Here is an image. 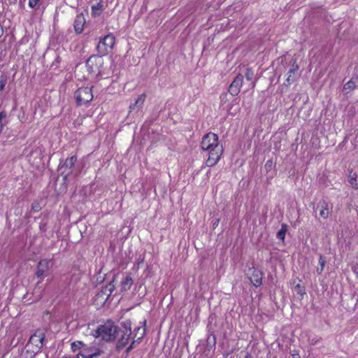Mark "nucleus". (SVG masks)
<instances>
[{"mask_svg":"<svg viewBox=\"0 0 358 358\" xmlns=\"http://www.w3.org/2000/svg\"><path fill=\"white\" fill-rule=\"evenodd\" d=\"M103 5L101 2L92 6V14L94 16L99 15L101 13Z\"/></svg>","mask_w":358,"mask_h":358,"instance_id":"b1692460","label":"nucleus"},{"mask_svg":"<svg viewBox=\"0 0 358 358\" xmlns=\"http://www.w3.org/2000/svg\"><path fill=\"white\" fill-rule=\"evenodd\" d=\"M115 43V38L112 34H108L100 38L96 50L101 55H107L113 48Z\"/></svg>","mask_w":358,"mask_h":358,"instance_id":"423d86ee","label":"nucleus"},{"mask_svg":"<svg viewBox=\"0 0 358 358\" xmlns=\"http://www.w3.org/2000/svg\"><path fill=\"white\" fill-rule=\"evenodd\" d=\"M319 264L320 265L321 268H324L326 264V259L322 255H320L319 258Z\"/></svg>","mask_w":358,"mask_h":358,"instance_id":"7c9ffc66","label":"nucleus"},{"mask_svg":"<svg viewBox=\"0 0 358 358\" xmlns=\"http://www.w3.org/2000/svg\"><path fill=\"white\" fill-rule=\"evenodd\" d=\"M285 69L287 70V73L285 74L286 79L283 85L289 87L293 84L300 76L299 73V66L296 64V59L292 58L288 63H286Z\"/></svg>","mask_w":358,"mask_h":358,"instance_id":"20e7f679","label":"nucleus"},{"mask_svg":"<svg viewBox=\"0 0 358 358\" xmlns=\"http://www.w3.org/2000/svg\"><path fill=\"white\" fill-rule=\"evenodd\" d=\"M100 355L99 350H97L96 352L90 353L89 349H83L77 355L76 358H95Z\"/></svg>","mask_w":358,"mask_h":358,"instance_id":"f3484780","label":"nucleus"},{"mask_svg":"<svg viewBox=\"0 0 358 358\" xmlns=\"http://www.w3.org/2000/svg\"><path fill=\"white\" fill-rule=\"evenodd\" d=\"M288 226L286 224H282L280 229L277 232L276 237L284 242Z\"/></svg>","mask_w":358,"mask_h":358,"instance_id":"5701e85b","label":"nucleus"},{"mask_svg":"<svg viewBox=\"0 0 358 358\" xmlns=\"http://www.w3.org/2000/svg\"><path fill=\"white\" fill-rule=\"evenodd\" d=\"M146 95L145 94H142L138 96L136 100L134 103H131L129 106L130 112L132 110H139L141 107L143 106L145 99Z\"/></svg>","mask_w":358,"mask_h":358,"instance_id":"dca6fc26","label":"nucleus"},{"mask_svg":"<svg viewBox=\"0 0 358 358\" xmlns=\"http://www.w3.org/2000/svg\"><path fill=\"white\" fill-rule=\"evenodd\" d=\"M243 83V76L241 74H238V76H236L229 87L228 91L229 94L232 96L238 95L241 92Z\"/></svg>","mask_w":358,"mask_h":358,"instance_id":"9d476101","label":"nucleus"},{"mask_svg":"<svg viewBox=\"0 0 358 358\" xmlns=\"http://www.w3.org/2000/svg\"><path fill=\"white\" fill-rule=\"evenodd\" d=\"M357 175L356 173L353 172L352 170L349 171V174L348 177V180L352 187L355 189H358V182L357 180Z\"/></svg>","mask_w":358,"mask_h":358,"instance_id":"412c9836","label":"nucleus"},{"mask_svg":"<svg viewBox=\"0 0 358 358\" xmlns=\"http://www.w3.org/2000/svg\"><path fill=\"white\" fill-rule=\"evenodd\" d=\"M122 326L124 327L123 331H131V324L129 320L124 321L122 323Z\"/></svg>","mask_w":358,"mask_h":358,"instance_id":"bb28decb","label":"nucleus"},{"mask_svg":"<svg viewBox=\"0 0 358 358\" xmlns=\"http://www.w3.org/2000/svg\"><path fill=\"white\" fill-rule=\"evenodd\" d=\"M85 22L86 20L83 13L76 15L73 22V28L77 34H80L83 32Z\"/></svg>","mask_w":358,"mask_h":358,"instance_id":"2eb2a0df","label":"nucleus"},{"mask_svg":"<svg viewBox=\"0 0 358 358\" xmlns=\"http://www.w3.org/2000/svg\"><path fill=\"white\" fill-rule=\"evenodd\" d=\"M144 337V332L140 334V336L137 338H134L131 341V344L126 348L125 352L128 355L135 347L136 345H138L141 343L143 338Z\"/></svg>","mask_w":358,"mask_h":358,"instance_id":"6ab92c4d","label":"nucleus"},{"mask_svg":"<svg viewBox=\"0 0 358 358\" xmlns=\"http://www.w3.org/2000/svg\"><path fill=\"white\" fill-rule=\"evenodd\" d=\"M296 288H297V289H298V290H299V291H298V292H299V293L302 294V293H301V287H300V285H297L296 286Z\"/></svg>","mask_w":358,"mask_h":358,"instance_id":"c9c22d12","label":"nucleus"},{"mask_svg":"<svg viewBox=\"0 0 358 358\" xmlns=\"http://www.w3.org/2000/svg\"><path fill=\"white\" fill-rule=\"evenodd\" d=\"M115 275H113V279L107 284L105 287H102V289L97 294L98 297H103L106 296L105 300H107L110 296L115 289L114 280Z\"/></svg>","mask_w":358,"mask_h":358,"instance_id":"4468645a","label":"nucleus"},{"mask_svg":"<svg viewBox=\"0 0 358 358\" xmlns=\"http://www.w3.org/2000/svg\"><path fill=\"white\" fill-rule=\"evenodd\" d=\"M140 326L136 327L134 329V338H137L138 336H140V334H142L144 332V336L146 333V320H143V322H140Z\"/></svg>","mask_w":358,"mask_h":358,"instance_id":"aec40b11","label":"nucleus"},{"mask_svg":"<svg viewBox=\"0 0 358 358\" xmlns=\"http://www.w3.org/2000/svg\"><path fill=\"white\" fill-rule=\"evenodd\" d=\"M131 335V331H123L120 327L118 330V334H117L116 339V344H115V349L117 351H120L129 343V341L130 340V337Z\"/></svg>","mask_w":358,"mask_h":358,"instance_id":"6e6552de","label":"nucleus"},{"mask_svg":"<svg viewBox=\"0 0 358 358\" xmlns=\"http://www.w3.org/2000/svg\"><path fill=\"white\" fill-rule=\"evenodd\" d=\"M53 262L51 259H41L37 264L36 275L41 280L47 276L48 271L52 267Z\"/></svg>","mask_w":358,"mask_h":358,"instance_id":"1a4fd4ad","label":"nucleus"},{"mask_svg":"<svg viewBox=\"0 0 358 358\" xmlns=\"http://www.w3.org/2000/svg\"><path fill=\"white\" fill-rule=\"evenodd\" d=\"M39 0H29V6L34 8L38 3Z\"/></svg>","mask_w":358,"mask_h":358,"instance_id":"2f4dec72","label":"nucleus"},{"mask_svg":"<svg viewBox=\"0 0 358 358\" xmlns=\"http://www.w3.org/2000/svg\"><path fill=\"white\" fill-rule=\"evenodd\" d=\"M7 82V78L5 76H0V91L2 90Z\"/></svg>","mask_w":358,"mask_h":358,"instance_id":"cd10ccee","label":"nucleus"},{"mask_svg":"<svg viewBox=\"0 0 358 358\" xmlns=\"http://www.w3.org/2000/svg\"><path fill=\"white\" fill-rule=\"evenodd\" d=\"M218 138V136L212 132L205 134L202 138L201 148L204 151H208V157L206 161V165L208 167L217 164L223 153V148L219 144Z\"/></svg>","mask_w":358,"mask_h":358,"instance_id":"f257e3e1","label":"nucleus"},{"mask_svg":"<svg viewBox=\"0 0 358 358\" xmlns=\"http://www.w3.org/2000/svg\"><path fill=\"white\" fill-rule=\"evenodd\" d=\"M93 97L91 87H80L74 92V98L78 106L86 105L93 99Z\"/></svg>","mask_w":358,"mask_h":358,"instance_id":"0eeeda50","label":"nucleus"},{"mask_svg":"<svg viewBox=\"0 0 358 358\" xmlns=\"http://www.w3.org/2000/svg\"><path fill=\"white\" fill-rule=\"evenodd\" d=\"M273 161L272 160H268L266 161L265 165H264V167L266 169V170L267 171H269L271 170L272 167H273Z\"/></svg>","mask_w":358,"mask_h":358,"instance_id":"c756f323","label":"nucleus"},{"mask_svg":"<svg viewBox=\"0 0 358 358\" xmlns=\"http://www.w3.org/2000/svg\"><path fill=\"white\" fill-rule=\"evenodd\" d=\"M134 283L131 275L127 274L125 278L121 282V289L122 291H127L130 289L131 285Z\"/></svg>","mask_w":358,"mask_h":358,"instance_id":"a211bd4d","label":"nucleus"},{"mask_svg":"<svg viewBox=\"0 0 358 358\" xmlns=\"http://www.w3.org/2000/svg\"><path fill=\"white\" fill-rule=\"evenodd\" d=\"M120 327L116 326L111 320H108L103 324L98 327L96 333L97 336L106 342L114 341L116 339L117 334Z\"/></svg>","mask_w":358,"mask_h":358,"instance_id":"f03ea898","label":"nucleus"},{"mask_svg":"<svg viewBox=\"0 0 358 358\" xmlns=\"http://www.w3.org/2000/svg\"><path fill=\"white\" fill-rule=\"evenodd\" d=\"M323 270H324V268L320 267V268H317L316 271L319 275H320L322 273Z\"/></svg>","mask_w":358,"mask_h":358,"instance_id":"72a5a7b5","label":"nucleus"},{"mask_svg":"<svg viewBox=\"0 0 358 358\" xmlns=\"http://www.w3.org/2000/svg\"><path fill=\"white\" fill-rule=\"evenodd\" d=\"M318 210L320 211V217L323 219H327L329 216L330 211L329 209V206L327 202L325 200H320L317 206L314 207V210Z\"/></svg>","mask_w":358,"mask_h":358,"instance_id":"ddd939ff","label":"nucleus"},{"mask_svg":"<svg viewBox=\"0 0 358 358\" xmlns=\"http://www.w3.org/2000/svg\"><path fill=\"white\" fill-rule=\"evenodd\" d=\"M45 338V333L41 329H37L35 333L31 336L29 343L36 345L38 349H41L43 346Z\"/></svg>","mask_w":358,"mask_h":358,"instance_id":"f8f14e48","label":"nucleus"},{"mask_svg":"<svg viewBox=\"0 0 358 358\" xmlns=\"http://www.w3.org/2000/svg\"><path fill=\"white\" fill-rule=\"evenodd\" d=\"M221 102H226L227 100V93H222L220 96Z\"/></svg>","mask_w":358,"mask_h":358,"instance_id":"473e14b6","label":"nucleus"},{"mask_svg":"<svg viewBox=\"0 0 358 358\" xmlns=\"http://www.w3.org/2000/svg\"><path fill=\"white\" fill-rule=\"evenodd\" d=\"M104 59L102 56L93 55L86 61L87 71L92 77L102 76Z\"/></svg>","mask_w":358,"mask_h":358,"instance_id":"7ed1b4c3","label":"nucleus"},{"mask_svg":"<svg viewBox=\"0 0 358 358\" xmlns=\"http://www.w3.org/2000/svg\"><path fill=\"white\" fill-rule=\"evenodd\" d=\"M32 208L34 210V211H38V206H32Z\"/></svg>","mask_w":358,"mask_h":358,"instance_id":"e433bc0d","label":"nucleus"},{"mask_svg":"<svg viewBox=\"0 0 358 358\" xmlns=\"http://www.w3.org/2000/svg\"><path fill=\"white\" fill-rule=\"evenodd\" d=\"M245 76L247 80L251 81L250 86L252 88H254L256 85V80H253L255 76L254 71L251 69L248 68L245 71Z\"/></svg>","mask_w":358,"mask_h":358,"instance_id":"4be33fe9","label":"nucleus"},{"mask_svg":"<svg viewBox=\"0 0 358 358\" xmlns=\"http://www.w3.org/2000/svg\"><path fill=\"white\" fill-rule=\"evenodd\" d=\"M356 87V82L351 79L347 83H345L343 86L344 91H352L354 90Z\"/></svg>","mask_w":358,"mask_h":358,"instance_id":"393cba45","label":"nucleus"},{"mask_svg":"<svg viewBox=\"0 0 358 358\" xmlns=\"http://www.w3.org/2000/svg\"><path fill=\"white\" fill-rule=\"evenodd\" d=\"M249 272L250 282L256 287H259L262 284L263 273L255 267L250 268Z\"/></svg>","mask_w":358,"mask_h":358,"instance_id":"9b49d317","label":"nucleus"},{"mask_svg":"<svg viewBox=\"0 0 358 358\" xmlns=\"http://www.w3.org/2000/svg\"><path fill=\"white\" fill-rule=\"evenodd\" d=\"M84 345V343L81 341H75L71 343V348L73 352H76V350L83 348Z\"/></svg>","mask_w":358,"mask_h":358,"instance_id":"a878e982","label":"nucleus"},{"mask_svg":"<svg viewBox=\"0 0 358 358\" xmlns=\"http://www.w3.org/2000/svg\"><path fill=\"white\" fill-rule=\"evenodd\" d=\"M76 161V155H72L71 157L66 158L65 160L60 159L58 171L63 177L64 181H66L68 177L73 173Z\"/></svg>","mask_w":358,"mask_h":358,"instance_id":"39448f33","label":"nucleus"},{"mask_svg":"<svg viewBox=\"0 0 358 358\" xmlns=\"http://www.w3.org/2000/svg\"><path fill=\"white\" fill-rule=\"evenodd\" d=\"M207 342L208 344L212 343L213 345H215V343H216V338H215V335L210 334V336H208V337L207 338Z\"/></svg>","mask_w":358,"mask_h":358,"instance_id":"c85d7f7f","label":"nucleus"},{"mask_svg":"<svg viewBox=\"0 0 358 358\" xmlns=\"http://www.w3.org/2000/svg\"><path fill=\"white\" fill-rule=\"evenodd\" d=\"M1 29V28L0 27V29Z\"/></svg>","mask_w":358,"mask_h":358,"instance_id":"4c0bfd02","label":"nucleus"},{"mask_svg":"<svg viewBox=\"0 0 358 358\" xmlns=\"http://www.w3.org/2000/svg\"><path fill=\"white\" fill-rule=\"evenodd\" d=\"M244 358H252V355L249 352H247Z\"/></svg>","mask_w":358,"mask_h":358,"instance_id":"f704fd0d","label":"nucleus"}]
</instances>
